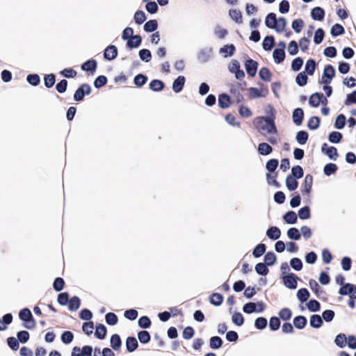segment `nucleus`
<instances>
[{"label": "nucleus", "mask_w": 356, "mask_h": 356, "mask_svg": "<svg viewBox=\"0 0 356 356\" xmlns=\"http://www.w3.org/2000/svg\"><path fill=\"white\" fill-rule=\"evenodd\" d=\"M265 24L268 29H275L277 33H281L286 28V20L283 17L277 18L274 13H270L266 17Z\"/></svg>", "instance_id": "1"}, {"label": "nucleus", "mask_w": 356, "mask_h": 356, "mask_svg": "<svg viewBox=\"0 0 356 356\" xmlns=\"http://www.w3.org/2000/svg\"><path fill=\"white\" fill-rule=\"evenodd\" d=\"M257 127L259 131H266L268 134L277 135V129L273 119L269 117H261L257 122Z\"/></svg>", "instance_id": "2"}, {"label": "nucleus", "mask_w": 356, "mask_h": 356, "mask_svg": "<svg viewBox=\"0 0 356 356\" xmlns=\"http://www.w3.org/2000/svg\"><path fill=\"white\" fill-rule=\"evenodd\" d=\"M19 317L24 322L23 326L26 329L32 330L35 327V321L29 308L21 309L19 312Z\"/></svg>", "instance_id": "3"}, {"label": "nucleus", "mask_w": 356, "mask_h": 356, "mask_svg": "<svg viewBox=\"0 0 356 356\" xmlns=\"http://www.w3.org/2000/svg\"><path fill=\"white\" fill-rule=\"evenodd\" d=\"M213 57V51L211 47L201 48L197 54V59L201 63H208Z\"/></svg>", "instance_id": "4"}, {"label": "nucleus", "mask_w": 356, "mask_h": 356, "mask_svg": "<svg viewBox=\"0 0 356 356\" xmlns=\"http://www.w3.org/2000/svg\"><path fill=\"white\" fill-rule=\"evenodd\" d=\"M265 309V305L263 302H249L245 304L243 307V311L245 314H252L254 312L261 313Z\"/></svg>", "instance_id": "5"}, {"label": "nucleus", "mask_w": 356, "mask_h": 356, "mask_svg": "<svg viewBox=\"0 0 356 356\" xmlns=\"http://www.w3.org/2000/svg\"><path fill=\"white\" fill-rule=\"evenodd\" d=\"M335 69L331 65H327L325 66L321 80L319 81L320 83L330 84L335 76Z\"/></svg>", "instance_id": "6"}, {"label": "nucleus", "mask_w": 356, "mask_h": 356, "mask_svg": "<svg viewBox=\"0 0 356 356\" xmlns=\"http://www.w3.org/2000/svg\"><path fill=\"white\" fill-rule=\"evenodd\" d=\"M91 93V87L88 83L81 85L75 91L74 99L76 102L82 101L86 95Z\"/></svg>", "instance_id": "7"}, {"label": "nucleus", "mask_w": 356, "mask_h": 356, "mask_svg": "<svg viewBox=\"0 0 356 356\" xmlns=\"http://www.w3.org/2000/svg\"><path fill=\"white\" fill-rule=\"evenodd\" d=\"M282 279L284 284L290 289H295L297 288V281L298 280V276L293 273H290L284 275H282Z\"/></svg>", "instance_id": "8"}, {"label": "nucleus", "mask_w": 356, "mask_h": 356, "mask_svg": "<svg viewBox=\"0 0 356 356\" xmlns=\"http://www.w3.org/2000/svg\"><path fill=\"white\" fill-rule=\"evenodd\" d=\"M341 296H348L349 298H356V286L351 283H345L339 290Z\"/></svg>", "instance_id": "9"}, {"label": "nucleus", "mask_w": 356, "mask_h": 356, "mask_svg": "<svg viewBox=\"0 0 356 356\" xmlns=\"http://www.w3.org/2000/svg\"><path fill=\"white\" fill-rule=\"evenodd\" d=\"M321 152L333 161H336L337 159V149L333 146L328 147L327 143H323L321 146Z\"/></svg>", "instance_id": "10"}, {"label": "nucleus", "mask_w": 356, "mask_h": 356, "mask_svg": "<svg viewBox=\"0 0 356 356\" xmlns=\"http://www.w3.org/2000/svg\"><path fill=\"white\" fill-rule=\"evenodd\" d=\"M312 184H313V177H312V175L308 174L305 176L304 182L302 183V184L301 186V192L303 195H309L311 190H312Z\"/></svg>", "instance_id": "11"}, {"label": "nucleus", "mask_w": 356, "mask_h": 356, "mask_svg": "<svg viewBox=\"0 0 356 356\" xmlns=\"http://www.w3.org/2000/svg\"><path fill=\"white\" fill-rule=\"evenodd\" d=\"M245 67L248 75L253 77L257 73L258 63L253 59L249 58L245 63Z\"/></svg>", "instance_id": "12"}, {"label": "nucleus", "mask_w": 356, "mask_h": 356, "mask_svg": "<svg viewBox=\"0 0 356 356\" xmlns=\"http://www.w3.org/2000/svg\"><path fill=\"white\" fill-rule=\"evenodd\" d=\"M118 56V49L115 45H108L104 50V57L108 60H114Z\"/></svg>", "instance_id": "13"}, {"label": "nucleus", "mask_w": 356, "mask_h": 356, "mask_svg": "<svg viewBox=\"0 0 356 356\" xmlns=\"http://www.w3.org/2000/svg\"><path fill=\"white\" fill-rule=\"evenodd\" d=\"M304 118V111L301 108H297L293 110L292 113V119L293 123L297 125L300 126L302 123Z\"/></svg>", "instance_id": "14"}, {"label": "nucleus", "mask_w": 356, "mask_h": 356, "mask_svg": "<svg viewBox=\"0 0 356 356\" xmlns=\"http://www.w3.org/2000/svg\"><path fill=\"white\" fill-rule=\"evenodd\" d=\"M186 79L184 76H179L172 83V90L175 92H180L184 86Z\"/></svg>", "instance_id": "15"}, {"label": "nucleus", "mask_w": 356, "mask_h": 356, "mask_svg": "<svg viewBox=\"0 0 356 356\" xmlns=\"http://www.w3.org/2000/svg\"><path fill=\"white\" fill-rule=\"evenodd\" d=\"M236 48L233 44H225L219 49V54L224 58H227L234 55Z\"/></svg>", "instance_id": "16"}, {"label": "nucleus", "mask_w": 356, "mask_h": 356, "mask_svg": "<svg viewBox=\"0 0 356 356\" xmlns=\"http://www.w3.org/2000/svg\"><path fill=\"white\" fill-rule=\"evenodd\" d=\"M218 106L221 108L225 109L229 107L231 104V99L227 94L221 93L218 95Z\"/></svg>", "instance_id": "17"}, {"label": "nucleus", "mask_w": 356, "mask_h": 356, "mask_svg": "<svg viewBox=\"0 0 356 356\" xmlns=\"http://www.w3.org/2000/svg\"><path fill=\"white\" fill-rule=\"evenodd\" d=\"M142 37L139 35H134L127 42V47L129 49L137 48L142 43Z\"/></svg>", "instance_id": "18"}, {"label": "nucleus", "mask_w": 356, "mask_h": 356, "mask_svg": "<svg viewBox=\"0 0 356 356\" xmlns=\"http://www.w3.org/2000/svg\"><path fill=\"white\" fill-rule=\"evenodd\" d=\"M311 17L314 20L321 21L325 17V10L321 7H315L311 11Z\"/></svg>", "instance_id": "19"}, {"label": "nucleus", "mask_w": 356, "mask_h": 356, "mask_svg": "<svg viewBox=\"0 0 356 356\" xmlns=\"http://www.w3.org/2000/svg\"><path fill=\"white\" fill-rule=\"evenodd\" d=\"M97 67V63L94 59H90L84 62L81 68L83 71L94 72Z\"/></svg>", "instance_id": "20"}, {"label": "nucleus", "mask_w": 356, "mask_h": 356, "mask_svg": "<svg viewBox=\"0 0 356 356\" xmlns=\"http://www.w3.org/2000/svg\"><path fill=\"white\" fill-rule=\"evenodd\" d=\"M258 153L262 156H267L272 153L273 147L267 143L263 142L259 144Z\"/></svg>", "instance_id": "21"}, {"label": "nucleus", "mask_w": 356, "mask_h": 356, "mask_svg": "<svg viewBox=\"0 0 356 356\" xmlns=\"http://www.w3.org/2000/svg\"><path fill=\"white\" fill-rule=\"evenodd\" d=\"M274 61L277 64L282 63L286 57L285 51L283 49H275L273 53Z\"/></svg>", "instance_id": "22"}, {"label": "nucleus", "mask_w": 356, "mask_h": 356, "mask_svg": "<svg viewBox=\"0 0 356 356\" xmlns=\"http://www.w3.org/2000/svg\"><path fill=\"white\" fill-rule=\"evenodd\" d=\"M266 236L271 240H277L281 236V231L277 227L272 226L267 229Z\"/></svg>", "instance_id": "23"}, {"label": "nucleus", "mask_w": 356, "mask_h": 356, "mask_svg": "<svg viewBox=\"0 0 356 356\" xmlns=\"http://www.w3.org/2000/svg\"><path fill=\"white\" fill-rule=\"evenodd\" d=\"M138 347V343L134 337H129L126 340V348L128 352L132 353Z\"/></svg>", "instance_id": "24"}, {"label": "nucleus", "mask_w": 356, "mask_h": 356, "mask_svg": "<svg viewBox=\"0 0 356 356\" xmlns=\"http://www.w3.org/2000/svg\"><path fill=\"white\" fill-rule=\"evenodd\" d=\"M323 98V94L320 92H315L312 94L309 98V104L313 107H318Z\"/></svg>", "instance_id": "25"}, {"label": "nucleus", "mask_w": 356, "mask_h": 356, "mask_svg": "<svg viewBox=\"0 0 356 356\" xmlns=\"http://www.w3.org/2000/svg\"><path fill=\"white\" fill-rule=\"evenodd\" d=\"M283 220L287 224L293 225L296 223L298 216L293 211H289L283 216Z\"/></svg>", "instance_id": "26"}, {"label": "nucleus", "mask_w": 356, "mask_h": 356, "mask_svg": "<svg viewBox=\"0 0 356 356\" xmlns=\"http://www.w3.org/2000/svg\"><path fill=\"white\" fill-rule=\"evenodd\" d=\"M275 44V38L273 35H267L264 38L262 47L265 51H270Z\"/></svg>", "instance_id": "27"}, {"label": "nucleus", "mask_w": 356, "mask_h": 356, "mask_svg": "<svg viewBox=\"0 0 356 356\" xmlns=\"http://www.w3.org/2000/svg\"><path fill=\"white\" fill-rule=\"evenodd\" d=\"M310 326L314 328H320L323 325V319L318 314H313L309 320Z\"/></svg>", "instance_id": "28"}, {"label": "nucleus", "mask_w": 356, "mask_h": 356, "mask_svg": "<svg viewBox=\"0 0 356 356\" xmlns=\"http://www.w3.org/2000/svg\"><path fill=\"white\" fill-rule=\"evenodd\" d=\"M107 329L103 324H97L95 332V336L99 339H104L106 337Z\"/></svg>", "instance_id": "29"}, {"label": "nucleus", "mask_w": 356, "mask_h": 356, "mask_svg": "<svg viewBox=\"0 0 356 356\" xmlns=\"http://www.w3.org/2000/svg\"><path fill=\"white\" fill-rule=\"evenodd\" d=\"M149 88L155 92H160L163 90L165 87L164 83L159 79H154L149 83Z\"/></svg>", "instance_id": "30"}, {"label": "nucleus", "mask_w": 356, "mask_h": 356, "mask_svg": "<svg viewBox=\"0 0 356 356\" xmlns=\"http://www.w3.org/2000/svg\"><path fill=\"white\" fill-rule=\"evenodd\" d=\"M294 326L299 330L303 329L307 324V318L304 316H298L293 318Z\"/></svg>", "instance_id": "31"}, {"label": "nucleus", "mask_w": 356, "mask_h": 356, "mask_svg": "<svg viewBox=\"0 0 356 356\" xmlns=\"http://www.w3.org/2000/svg\"><path fill=\"white\" fill-rule=\"evenodd\" d=\"M297 179L293 177V176L288 175L286 178V186L290 191H295L298 186Z\"/></svg>", "instance_id": "32"}, {"label": "nucleus", "mask_w": 356, "mask_h": 356, "mask_svg": "<svg viewBox=\"0 0 356 356\" xmlns=\"http://www.w3.org/2000/svg\"><path fill=\"white\" fill-rule=\"evenodd\" d=\"M316 67V63L315 60L310 58L307 60L305 67V72L309 75H313Z\"/></svg>", "instance_id": "33"}, {"label": "nucleus", "mask_w": 356, "mask_h": 356, "mask_svg": "<svg viewBox=\"0 0 356 356\" xmlns=\"http://www.w3.org/2000/svg\"><path fill=\"white\" fill-rule=\"evenodd\" d=\"M111 346L115 350H118L122 346V341L120 337L118 334H114L111 336L110 339Z\"/></svg>", "instance_id": "34"}, {"label": "nucleus", "mask_w": 356, "mask_h": 356, "mask_svg": "<svg viewBox=\"0 0 356 356\" xmlns=\"http://www.w3.org/2000/svg\"><path fill=\"white\" fill-rule=\"evenodd\" d=\"M223 341L220 337H211L209 339V346L211 349H218L222 347Z\"/></svg>", "instance_id": "35"}, {"label": "nucleus", "mask_w": 356, "mask_h": 356, "mask_svg": "<svg viewBox=\"0 0 356 356\" xmlns=\"http://www.w3.org/2000/svg\"><path fill=\"white\" fill-rule=\"evenodd\" d=\"M158 28V22L156 19L147 21L143 26L144 31L148 33L155 31Z\"/></svg>", "instance_id": "36"}, {"label": "nucleus", "mask_w": 356, "mask_h": 356, "mask_svg": "<svg viewBox=\"0 0 356 356\" xmlns=\"http://www.w3.org/2000/svg\"><path fill=\"white\" fill-rule=\"evenodd\" d=\"M310 296L309 291L305 288L300 289L297 292V298L302 303L306 302Z\"/></svg>", "instance_id": "37"}, {"label": "nucleus", "mask_w": 356, "mask_h": 356, "mask_svg": "<svg viewBox=\"0 0 356 356\" xmlns=\"http://www.w3.org/2000/svg\"><path fill=\"white\" fill-rule=\"evenodd\" d=\"M138 56L140 59L145 63H148L152 59V53L151 51L147 49H142L138 52Z\"/></svg>", "instance_id": "38"}, {"label": "nucleus", "mask_w": 356, "mask_h": 356, "mask_svg": "<svg viewBox=\"0 0 356 356\" xmlns=\"http://www.w3.org/2000/svg\"><path fill=\"white\" fill-rule=\"evenodd\" d=\"M345 33V29L342 25L339 24H335L333 25L330 30V34L333 37H337L343 35Z\"/></svg>", "instance_id": "39"}, {"label": "nucleus", "mask_w": 356, "mask_h": 356, "mask_svg": "<svg viewBox=\"0 0 356 356\" xmlns=\"http://www.w3.org/2000/svg\"><path fill=\"white\" fill-rule=\"evenodd\" d=\"M287 236L291 240L298 241L301 238V234L296 227H291L287 230Z\"/></svg>", "instance_id": "40"}, {"label": "nucleus", "mask_w": 356, "mask_h": 356, "mask_svg": "<svg viewBox=\"0 0 356 356\" xmlns=\"http://www.w3.org/2000/svg\"><path fill=\"white\" fill-rule=\"evenodd\" d=\"M68 308L70 311L77 310L81 305V300L79 297L74 296L69 300Z\"/></svg>", "instance_id": "41"}, {"label": "nucleus", "mask_w": 356, "mask_h": 356, "mask_svg": "<svg viewBox=\"0 0 356 356\" xmlns=\"http://www.w3.org/2000/svg\"><path fill=\"white\" fill-rule=\"evenodd\" d=\"M320 122H321V120L318 117H317V116L311 117L308 120L307 127L310 130H316L319 127Z\"/></svg>", "instance_id": "42"}, {"label": "nucleus", "mask_w": 356, "mask_h": 356, "mask_svg": "<svg viewBox=\"0 0 356 356\" xmlns=\"http://www.w3.org/2000/svg\"><path fill=\"white\" fill-rule=\"evenodd\" d=\"M147 81V76L143 74H138L134 79V83L137 87L143 86Z\"/></svg>", "instance_id": "43"}, {"label": "nucleus", "mask_w": 356, "mask_h": 356, "mask_svg": "<svg viewBox=\"0 0 356 356\" xmlns=\"http://www.w3.org/2000/svg\"><path fill=\"white\" fill-rule=\"evenodd\" d=\"M309 134L305 131H299L296 134V139L300 145H305L308 140Z\"/></svg>", "instance_id": "44"}, {"label": "nucleus", "mask_w": 356, "mask_h": 356, "mask_svg": "<svg viewBox=\"0 0 356 356\" xmlns=\"http://www.w3.org/2000/svg\"><path fill=\"white\" fill-rule=\"evenodd\" d=\"M335 344L339 348H344L347 344V338L345 334H337L334 339Z\"/></svg>", "instance_id": "45"}, {"label": "nucleus", "mask_w": 356, "mask_h": 356, "mask_svg": "<svg viewBox=\"0 0 356 356\" xmlns=\"http://www.w3.org/2000/svg\"><path fill=\"white\" fill-rule=\"evenodd\" d=\"M343 135L339 131H332L328 136V140L332 143H339L342 140Z\"/></svg>", "instance_id": "46"}, {"label": "nucleus", "mask_w": 356, "mask_h": 356, "mask_svg": "<svg viewBox=\"0 0 356 356\" xmlns=\"http://www.w3.org/2000/svg\"><path fill=\"white\" fill-rule=\"evenodd\" d=\"M338 169L335 163H330L326 164L323 168V172L327 176H330L334 174Z\"/></svg>", "instance_id": "47"}, {"label": "nucleus", "mask_w": 356, "mask_h": 356, "mask_svg": "<svg viewBox=\"0 0 356 356\" xmlns=\"http://www.w3.org/2000/svg\"><path fill=\"white\" fill-rule=\"evenodd\" d=\"M308 77L305 72H301L296 77V83L300 87L305 86L307 83Z\"/></svg>", "instance_id": "48"}, {"label": "nucleus", "mask_w": 356, "mask_h": 356, "mask_svg": "<svg viewBox=\"0 0 356 356\" xmlns=\"http://www.w3.org/2000/svg\"><path fill=\"white\" fill-rule=\"evenodd\" d=\"M255 271L259 275L265 276L268 273L269 270L265 263H258L255 266Z\"/></svg>", "instance_id": "49"}, {"label": "nucleus", "mask_w": 356, "mask_h": 356, "mask_svg": "<svg viewBox=\"0 0 356 356\" xmlns=\"http://www.w3.org/2000/svg\"><path fill=\"white\" fill-rule=\"evenodd\" d=\"M230 17L238 24L243 22L242 14L240 10L236 9H232L229 12Z\"/></svg>", "instance_id": "50"}, {"label": "nucleus", "mask_w": 356, "mask_h": 356, "mask_svg": "<svg viewBox=\"0 0 356 356\" xmlns=\"http://www.w3.org/2000/svg\"><path fill=\"white\" fill-rule=\"evenodd\" d=\"M266 250V245L264 243H259L254 248L252 254L254 257L258 258L265 253Z\"/></svg>", "instance_id": "51"}, {"label": "nucleus", "mask_w": 356, "mask_h": 356, "mask_svg": "<svg viewBox=\"0 0 356 356\" xmlns=\"http://www.w3.org/2000/svg\"><path fill=\"white\" fill-rule=\"evenodd\" d=\"M276 259V255L273 252H268L264 256V263L268 266H271L275 263Z\"/></svg>", "instance_id": "52"}, {"label": "nucleus", "mask_w": 356, "mask_h": 356, "mask_svg": "<svg viewBox=\"0 0 356 356\" xmlns=\"http://www.w3.org/2000/svg\"><path fill=\"white\" fill-rule=\"evenodd\" d=\"M279 161L276 159H271L268 160L266 163V168L268 172H274L277 168Z\"/></svg>", "instance_id": "53"}, {"label": "nucleus", "mask_w": 356, "mask_h": 356, "mask_svg": "<svg viewBox=\"0 0 356 356\" xmlns=\"http://www.w3.org/2000/svg\"><path fill=\"white\" fill-rule=\"evenodd\" d=\"M346 118L343 114H339L335 119L334 127L337 129H342L346 125Z\"/></svg>", "instance_id": "54"}, {"label": "nucleus", "mask_w": 356, "mask_h": 356, "mask_svg": "<svg viewBox=\"0 0 356 356\" xmlns=\"http://www.w3.org/2000/svg\"><path fill=\"white\" fill-rule=\"evenodd\" d=\"M232 321L237 326H241L244 323V317L241 313L235 312L232 316Z\"/></svg>", "instance_id": "55"}, {"label": "nucleus", "mask_w": 356, "mask_h": 356, "mask_svg": "<svg viewBox=\"0 0 356 356\" xmlns=\"http://www.w3.org/2000/svg\"><path fill=\"white\" fill-rule=\"evenodd\" d=\"M268 325L267 319L264 317H258L254 321V326L257 330H263Z\"/></svg>", "instance_id": "56"}, {"label": "nucleus", "mask_w": 356, "mask_h": 356, "mask_svg": "<svg viewBox=\"0 0 356 356\" xmlns=\"http://www.w3.org/2000/svg\"><path fill=\"white\" fill-rule=\"evenodd\" d=\"M223 301V296L218 293H213L210 297L211 304L215 306H220Z\"/></svg>", "instance_id": "57"}, {"label": "nucleus", "mask_w": 356, "mask_h": 356, "mask_svg": "<svg viewBox=\"0 0 356 356\" xmlns=\"http://www.w3.org/2000/svg\"><path fill=\"white\" fill-rule=\"evenodd\" d=\"M105 321L108 325H115L118 323V318L115 313L108 312L105 315Z\"/></svg>", "instance_id": "58"}, {"label": "nucleus", "mask_w": 356, "mask_h": 356, "mask_svg": "<svg viewBox=\"0 0 356 356\" xmlns=\"http://www.w3.org/2000/svg\"><path fill=\"white\" fill-rule=\"evenodd\" d=\"M298 217L301 220H307L310 218V208L308 206H305L302 207L298 213Z\"/></svg>", "instance_id": "59"}, {"label": "nucleus", "mask_w": 356, "mask_h": 356, "mask_svg": "<svg viewBox=\"0 0 356 356\" xmlns=\"http://www.w3.org/2000/svg\"><path fill=\"white\" fill-rule=\"evenodd\" d=\"M26 81L30 85L37 86L40 84V78L37 74H30L27 76Z\"/></svg>", "instance_id": "60"}, {"label": "nucleus", "mask_w": 356, "mask_h": 356, "mask_svg": "<svg viewBox=\"0 0 356 356\" xmlns=\"http://www.w3.org/2000/svg\"><path fill=\"white\" fill-rule=\"evenodd\" d=\"M261 79L265 81H270L271 79L272 74L267 67H262L259 72Z\"/></svg>", "instance_id": "61"}, {"label": "nucleus", "mask_w": 356, "mask_h": 356, "mask_svg": "<svg viewBox=\"0 0 356 356\" xmlns=\"http://www.w3.org/2000/svg\"><path fill=\"white\" fill-rule=\"evenodd\" d=\"M138 338L141 343H147L151 339L149 333L146 330L138 332Z\"/></svg>", "instance_id": "62"}, {"label": "nucleus", "mask_w": 356, "mask_h": 356, "mask_svg": "<svg viewBox=\"0 0 356 356\" xmlns=\"http://www.w3.org/2000/svg\"><path fill=\"white\" fill-rule=\"evenodd\" d=\"M138 323L140 327L147 329L151 326L152 322L148 316H143L138 319Z\"/></svg>", "instance_id": "63"}, {"label": "nucleus", "mask_w": 356, "mask_h": 356, "mask_svg": "<svg viewBox=\"0 0 356 356\" xmlns=\"http://www.w3.org/2000/svg\"><path fill=\"white\" fill-rule=\"evenodd\" d=\"M60 339L65 344L70 343L74 339V334L71 331H65L62 333Z\"/></svg>", "instance_id": "64"}]
</instances>
